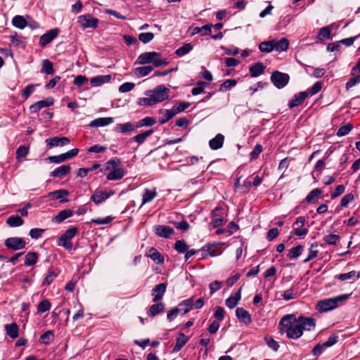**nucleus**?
<instances>
[{
  "mask_svg": "<svg viewBox=\"0 0 360 360\" xmlns=\"http://www.w3.org/2000/svg\"><path fill=\"white\" fill-rule=\"evenodd\" d=\"M279 326L288 338L297 339L302 335L304 330L311 331L315 328L316 319L304 316L297 318L294 314H288L281 318Z\"/></svg>",
  "mask_w": 360,
  "mask_h": 360,
  "instance_id": "1",
  "label": "nucleus"
},
{
  "mask_svg": "<svg viewBox=\"0 0 360 360\" xmlns=\"http://www.w3.org/2000/svg\"><path fill=\"white\" fill-rule=\"evenodd\" d=\"M169 92V89L164 85H158L153 90L147 91L146 95L148 97L140 98L139 103L146 106L153 105L167 99Z\"/></svg>",
  "mask_w": 360,
  "mask_h": 360,
  "instance_id": "2",
  "label": "nucleus"
},
{
  "mask_svg": "<svg viewBox=\"0 0 360 360\" xmlns=\"http://www.w3.org/2000/svg\"><path fill=\"white\" fill-rule=\"evenodd\" d=\"M153 63L154 67L159 68L166 66L169 62L166 59L161 58V53L155 51L145 52L139 56L135 63L145 65Z\"/></svg>",
  "mask_w": 360,
  "mask_h": 360,
  "instance_id": "3",
  "label": "nucleus"
},
{
  "mask_svg": "<svg viewBox=\"0 0 360 360\" xmlns=\"http://www.w3.org/2000/svg\"><path fill=\"white\" fill-rule=\"evenodd\" d=\"M349 295H341L335 297L325 299L317 302L316 309L322 312H326L338 307L340 302H343L349 298Z\"/></svg>",
  "mask_w": 360,
  "mask_h": 360,
  "instance_id": "4",
  "label": "nucleus"
},
{
  "mask_svg": "<svg viewBox=\"0 0 360 360\" xmlns=\"http://www.w3.org/2000/svg\"><path fill=\"white\" fill-rule=\"evenodd\" d=\"M222 246L223 244L221 243L207 244L204 245L201 248L202 257L205 258L207 255L216 257L221 255L223 252Z\"/></svg>",
  "mask_w": 360,
  "mask_h": 360,
  "instance_id": "5",
  "label": "nucleus"
},
{
  "mask_svg": "<svg viewBox=\"0 0 360 360\" xmlns=\"http://www.w3.org/2000/svg\"><path fill=\"white\" fill-rule=\"evenodd\" d=\"M289 79L290 77L288 74L279 71H274L271 76L272 83L278 89L285 87L288 84Z\"/></svg>",
  "mask_w": 360,
  "mask_h": 360,
  "instance_id": "6",
  "label": "nucleus"
},
{
  "mask_svg": "<svg viewBox=\"0 0 360 360\" xmlns=\"http://www.w3.org/2000/svg\"><path fill=\"white\" fill-rule=\"evenodd\" d=\"M5 246L13 250H19L25 248L26 242L22 238L11 237L5 240Z\"/></svg>",
  "mask_w": 360,
  "mask_h": 360,
  "instance_id": "7",
  "label": "nucleus"
},
{
  "mask_svg": "<svg viewBox=\"0 0 360 360\" xmlns=\"http://www.w3.org/2000/svg\"><path fill=\"white\" fill-rule=\"evenodd\" d=\"M78 22L84 29L89 27L96 28L98 25V19L93 17L90 14L83 15L78 18Z\"/></svg>",
  "mask_w": 360,
  "mask_h": 360,
  "instance_id": "8",
  "label": "nucleus"
},
{
  "mask_svg": "<svg viewBox=\"0 0 360 360\" xmlns=\"http://www.w3.org/2000/svg\"><path fill=\"white\" fill-rule=\"evenodd\" d=\"M306 222L304 217L300 216L298 217L293 224V233L295 236H304L308 233V229L304 228V225Z\"/></svg>",
  "mask_w": 360,
  "mask_h": 360,
  "instance_id": "9",
  "label": "nucleus"
},
{
  "mask_svg": "<svg viewBox=\"0 0 360 360\" xmlns=\"http://www.w3.org/2000/svg\"><path fill=\"white\" fill-rule=\"evenodd\" d=\"M154 233L159 237L169 238L174 233V231L169 226L156 225L154 226Z\"/></svg>",
  "mask_w": 360,
  "mask_h": 360,
  "instance_id": "10",
  "label": "nucleus"
},
{
  "mask_svg": "<svg viewBox=\"0 0 360 360\" xmlns=\"http://www.w3.org/2000/svg\"><path fill=\"white\" fill-rule=\"evenodd\" d=\"M167 286V283H162L156 285L153 288L151 295L153 296V301L154 302H158L162 299V297L166 292Z\"/></svg>",
  "mask_w": 360,
  "mask_h": 360,
  "instance_id": "11",
  "label": "nucleus"
},
{
  "mask_svg": "<svg viewBox=\"0 0 360 360\" xmlns=\"http://www.w3.org/2000/svg\"><path fill=\"white\" fill-rule=\"evenodd\" d=\"M334 27L333 24L330 25L323 27L319 30L318 34L316 37V40L317 43H321L325 39H332V29Z\"/></svg>",
  "mask_w": 360,
  "mask_h": 360,
  "instance_id": "12",
  "label": "nucleus"
},
{
  "mask_svg": "<svg viewBox=\"0 0 360 360\" xmlns=\"http://www.w3.org/2000/svg\"><path fill=\"white\" fill-rule=\"evenodd\" d=\"M54 103V99L52 97H48L44 100L37 101L30 107V112L35 113L39 111L41 109L52 105Z\"/></svg>",
  "mask_w": 360,
  "mask_h": 360,
  "instance_id": "13",
  "label": "nucleus"
},
{
  "mask_svg": "<svg viewBox=\"0 0 360 360\" xmlns=\"http://www.w3.org/2000/svg\"><path fill=\"white\" fill-rule=\"evenodd\" d=\"M114 194L113 191H110L109 192L103 191L101 190H96L94 193L91 195V199L96 204H101L111 195Z\"/></svg>",
  "mask_w": 360,
  "mask_h": 360,
  "instance_id": "14",
  "label": "nucleus"
},
{
  "mask_svg": "<svg viewBox=\"0 0 360 360\" xmlns=\"http://www.w3.org/2000/svg\"><path fill=\"white\" fill-rule=\"evenodd\" d=\"M70 142L69 138L66 136L59 137L54 136L52 138H49L46 139L45 143L50 147H57V146H63L69 144Z\"/></svg>",
  "mask_w": 360,
  "mask_h": 360,
  "instance_id": "15",
  "label": "nucleus"
},
{
  "mask_svg": "<svg viewBox=\"0 0 360 360\" xmlns=\"http://www.w3.org/2000/svg\"><path fill=\"white\" fill-rule=\"evenodd\" d=\"M58 29H52L41 35L39 41L40 46L44 47L48 45L58 36Z\"/></svg>",
  "mask_w": 360,
  "mask_h": 360,
  "instance_id": "16",
  "label": "nucleus"
},
{
  "mask_svg": "<svg viewBox=\"0 0 360 360\" xmlns=\"http://www.w3.org/2000/svg\"><path fill=\"white\" fill-rule=\"evenodd\" d=\"M308 93L307 91H302L297 94L294 95L293 98L289 101L288 107L292 108L300 105L307 98Z\"/></svg>",
  "mask_w": 360,
  "mask_h": 360,
  "instance_id": "17",
  "label": "nucleus"
},
{
  "mask_svg": "<svg viewBox=\"0 0 360 360\" xmlns=\"http://www.w3.org/2000/svg\"><path fill=\"white\" fill-rule=\"evenodd\" d=\"M236 316L240 321L246 325L252 322L251 316L250 313L242 307L237 308L236 310Z\"/></svg>",
  "mask_w": 360,
  "mask_h": 360,
  "instance_id": "18",
  "label": "nucleus"
},
{
  "mask_svg": "<svg viewBox=\"0 0 360 360\" xmlns=\"http://www.w3.org/2000/svg\"><path fill=\"white\" fill-rule=\"evenodd\" d=\"M126 174L127 172L120 166L112 171H110L107 174L106 179L108 181H117L122 179Z\"/></svg>",
  "mask_w": 360,
  "mask_h": 360,
  "instance_id": "19",
  "label": "nucleus"
},
{
  "mask_svg": "<svg viewBox=\"0 0 360 360\" xmlns=\"http://www.w3.org/2000/svg\"><path fill=\"white\" fill-rule=\"evenodd\" d=\"M241 290L242 288L240 287L233 295L226 300L225 304L228 308L233 309L238 304L241 298Z\"/></svg>",
  "mask_w": 360,
  "mask_h": 360,
  "instance_id": "20",
  "label": "nucleus"
},
{
  "mask_svg": "<svg viewBox=\"0 0 360 360\" xmlns=\"http://www.w3.org/2000/svg\"><path fill=\"white\" fill-rule=\"evenodd\" d=\"M113 122L112 117H99L91 121L89 125L91 127H101L109 125Z\"/></svg>",
  "mask_w": 360,
  "mask_h": 360,
  "instance_id": "21",
  "label": "nucleus"
},
{
  "mask_svg": "<svg viewBox=\"0 0 360 360\" xmlns=\"http://www.w3.org/2000/svg\"><path fill=\"white\" fill-rule=\"evenodd\" d=\"M221 210V209L220 207H216L212 212V221L210 222V225L213 228L220 226L224 222V218L218 214Z\"/></svg>",
  "mask_w": 360,
  "mask_h": 360,
  "instance_id": "22",
  "label": "nucleus"
},
{
  "mask_svg": "<svg viewBox=\"0 0 360 360\" xmlns=\"http://www.w3.org/2000/svg\"><path fill=\"white\" fill-rule=\"evenodd\" d=\"M147 257H150L155 263L158 264H162L165 261L163 255H162L155 248H149Z\"/></svg>",
  "mask_w": 360,
  "mask_h": 360,
  "instance_id": "23",
  "label": "nucleus"
},
{
  "mask_svg": "<svg viewBox=\"0 0 360 360\" xmlns=\"http://www.w3.org/2000/svg\"><path fill=\"white\" fill-rule=\"evenodd\" d=\"M193 297L181 302L176 307L178 311H182L184 314L191 311L193 307Z\"/></svg>",
  "mask_w": 360,
  "mask_h": 360,
  "instance_id": "24",
  "label": "nucleus"
},
{
  "mask_svg": "<svg viewBox=\"0 0 360 360\" xmlns=\"http://www.w3.org/2000/svg\"><path fill=\"white\" fill-rule=\"evenodd\" d=\"M71 170V167L70 165H62L57 168H56L53 172H51L50 176L52 177H59L61 178L64 176H66L70 173Z\"/></svg>",
  "mask_w": 360,
  "mask_h": 360,
  "instance_id": "25",
  "label": "nucleus"
},
{
  "mask_svg": "<svg viewBox=\"0 0 360 360\" xmlns=\"http://www.w3.org/2000/svg\"><path fill=\"white\" fill-rule=\"evenodd\" d=\"M265 66L263 65L262 63L258 62L253 65H252L250 68V75L252 77H257L264 72Z\"/></svg>",
  "mask_w": 360,
  "mask_h": 360,
  "instance_id": "26",
  "label": "nucleus"
},
{
  "mask_svg": "<svg viewBox=\"0 0 360 360\" xmlns=\"http://www.w3.org/2000/svg\"><path fill=\"white\" fill-rule=\"evenodd\" d=\"M224 136L221 134H218L216 136L212 139L209 142V146L212 150H218L223 146Z\"/></svg>",
  "mask_w": 360,
  "mask_h": 360,
  "instance_id": "27",
  "label": "nucleus"
},
{
  "mask_svg": "<svg viewBox=\"0 0 360 360\" xmlns=\"http://www.w3.org/2000/svg\"><path fill=\"white\" fill-rule=\"evenodd\" d=\"M121 165V161L119 158H113L108 161H107L104 165L103 167L101 169V172H105L107 171H112L113 169H116L117 167H120Z\"/></svg>",
  "mask_w": 360,
  "mask_h": 360,
  "instance_id": "28",
  "label": "nucleus"
},
{
  "mask_svg": "<svg viewBox=\"0 0 360 360\" xmlns=\"http://www.w3.org/2000/svg\"><path fill=\"white\" fill-rule=\"evenodd\" d=\"M5 330L8 337L15 339L19 335V328L15 323L5 325Z\"/></svg>",
  "mask_w": 360,
  "mask_h": 360,
  "instance_id": "29",
  "label": "nucleus"
},
{
  "mask_svg": "<svg viewBox=\"0 0 360 360\" xmlns=\"http://www.w3.org/2000/svg\"><path fill=\"white\" fill-rule=\"evenodd\" d=\"M165 309V305L162 302H158L151 305L148 311L147 315L150 317H154L155 316L162 313Z\"/></svg>",
  "mask_w": 360,
  "mask_h": 360,
  "instance_id": "30",
  "label": "nucleus"
},
{
  "mask_svg": "<svg viewBox=\"0 0 360 360\" xmlns=\"http://www.w3.org/2000/svg\"><path fill=\"white\" fill-rule=\"evenodd\" d=\"M68 193L69 192L67 190L60 189L49 193V196L59 200L60 202H67L69 200L65 198V196L68 195Z\"/></svg>",
  "mask_w": 360,
  "mask_h": 360,
  "instance_id": "31",
  "label": "nucleus"
},
{
  "mask_svg": "<svg viewBox=\"0 0 360 360\" xmlns=\"http://www.w3.org/2000/svg\"><path fill=\"white\" fill-rule=\"evenodd\" d=\"M12 25L15 27L22 30L28 25V22L24 16L17 15L13 18Z\"/></svg>",
  "mask_w": 360,
  "mask_h": 360,
  "instance_id": "32",
  "label": "nucleus"
},
{
  "mask_svg": "<svg viewBox=\"0 0 360 360\" xmlns=\"http://www.w3.org/2000/svg\"><path fill=\"white\" fill-rule=\"evenodd\" d=\"M274 41V50L277 51H285L288 49L289 41L285 38H282L278 41L273 40Z\"/></svg>",
  "mask_w": 360,
  "mask_h": 360,
  "instance_id": "33",
  "label": "nucleus"
},
{
  "mask_svg": "<svg viewBox=\"0 0 360 360\" xmlns=\"http://www.w3.org/2000/svg\"><path fill=\"white\" fill-rule=\"evenodd\" d=\"M188 341V338L183 333L179 334L178 338L176 340L175 346L174 347L173 352H178Z\"/></svg>",
  "mask_w": 360,
  "mask_h": 360,
  "instance_id": "34",
  "label": "nucleus"
},
{
  "mask_svg": "<svg viewBox=\"0 0 360 360\" xmlns=\"http://www.w3.org/2000/svg\"><path fill=\"white\" fill-rule=\"evenodd\" d=\"M159 114L162 115V117L159 119V122L163 124L174 117L176 115L173 110H160Z\"/></svg>",
  "mask_w": 360,
  "mask_h": 360,
  "instance_id": "35",
  "label": "nucleus"
},
{
  "mask_svg": "<svg viewBox=\"0 0 360 360\" xmlns=\"http://www.w3.org/2000/svg\"><path fill=\"white\" fill-rule=\"evenodd\" d=\"M111 79V76L110 75H99L94 77H92L90 80L91 83L95 86H101L104 83L110 82Z\"/></svg>",
  "mask_w": 360,
  "mask_h": 360,
  "instance_id": "36",
  "label": "nucleus"
},
{
  "mask_svg": "<svg viewBox=\"0 0 360 360\" xmlns=\"http://www.w3.org/2000/svg\"><path fill=\"white\" fill-rule=\"evenodd\" d=\"M212 32V25L210 24L205 25L199 27H195L193 28L192 35L200 33L202 36L210 35Z\"/></svg>",
  "mask_w": 360,
  "mask_h": 360,
  "instance_id": "37",
  "label": "nucleus"
},
{
  "mask_svg": "<svg viewBox=\"0 0 360 360\" xmlns=\"http://www.w3.org/2000/svg\"><path fill=\"white\" fill-rule=\"evenodd\" d=\"M6 224L11 227H18L24 224V220L18 215H12L6 219Z\"/></svg>",
  "mask_w": 360,
  "mask_h": 360,
  "instance_id": "38",
  "label": "nucleus"
},
{
  "mask_svg": "<svg viewBox=\"0 0 360 360\" xmlns=\"http://www.w3.org/2000/svg\"><path fill=\"white\" fill-rule=\"evenodd\" d=\"M154 131L153 129H149L146 131H143L141 134H139L138 135L134 136L132 138V140L136 143H138L139 145L144 143L146 139L152 135L153 134Z\"/></svg>",
  "mask_w": 360,
  "mask_h": 360,
  "instance_id": "39",
  "label": "nucleus"
},
{
  "mask_svg": "<svg viewBox=\"0 0 360 360\" xmlns=\"http://www.w3.org/2000/svg\"><path fill=\"white\" fill-rule=\"evenodd\" d=\"M73 215V211L70 209H66L60 211L56 217L55 221L57 223H61L66 219Z\"/></svg>",
  "mask_w": 360,
  "mask_h": 360,
  "instance_id": "40",
  "label": "nucleus"
},
{
  "mask_svg": "<svg viewBox=\"0 0 360 360\" xmlns=\"http://www.w3.org/2000/svg\"><path fill=\"white\" fill-rule=\"evenodd\" d=\"M157 196L155 189L153 191L145 189L142 198V205L151 202Z\"/></svg>",
  "mask_w": 360,
  "mask_h": 360,
  "instance_id": "41",
  "label": "nucleus"
},
{
  "mask_svg": "<svg viewBox=\"0 0 360 360\" xmlns=\"http://www.w3.org/2000/svg\"><path fill=\"white\" fill-rule=\"evenodd\" d=\"M38 254L35 252H29L25 257V265L32 266L37 262Z\"/></svg>",
  "mask_w": 360,
  "mask_h": 360,
  "instance_id": "42",
  "label": "nucleus"
},
{
  "mask_svg": "<svg viewBox=\"0 0 360 360\" xmlns=\"http://www.w3.org/2000/svg\"><path fill=\"white\" fill-rule=\"evenodd\" d=\"M153 70V68L150 65L141 66L136 68L134 70L135 75L139 77H144L150 73Z\"/></svg>",
  "mask_w": 360,
  "mask_h": 360,
  "instance_id": "43",
  "label": "nucleus"
},
{
  "mask_svg": "<svg viewBox=\"0 0 360 360\" xmlns=\"http://www.w3.org/2000/svg\"><path fill=\"white\" fill-rule=\"evenodd\" d=\"M304 247L301 245H298L296 247L291 248L288 254V257L290 259H295L297 258L302 252Z\"/></svg>",
  "mask_w": 360,
  "mask_h": 360,
  "instance_id": "44",
  "label": "nucleus"
},
{
  "mask_svg": "<svg viewBox=\"0 0 360 360\" xmlns=\"http://www.w3.org/2000/svg\"><path fill=\"white\" fill-rule=\"evenodd\" d=\"M259 49L263 53H270L274 50L273 40L264 41L259 44Z\"/></svg>",
  "mask_w": 360,
  "mask_h": 360,
  "instance_id": "45",
  "label": "nucleus"
},
{
  "mask_svg": "<svg viewBox=\"0 0 360 360\" xmlns=\"http://www.w3.org/2000/svg\"><path fill=\"white\" fill-rule=\"evenodd\" d=\"M135 129L134 125L131 122L117 124L115 130L118 132L125 133L133 131Z\"/></svg>",
  "mask_w": 360,
  "mask_h": 360,
  "instance_id": "46",
  "label": "nucleus"
},
{
  "mask_svg": "<svg viewBox=\"0 0 360 360\" xmlns=\"http://www.w3.org/2000/svg\"><path fill=\"white\" fill-rule=\"evenodd\" d=\"M193 46L191 44H184L182 46L176 50L175 53L178 56L181 57L188 53L193 49Z\"/></svg>",
  "mask_w": 360,
  "mask_h": 360,
  "instance_id": "47",
  "label": "nucleus"
},
{
  "mask_svg": "<svg viewBox=\"0 0 360 360\" xmlns=\"http://www.w3.org/2000/svg\"><path fill=\"white\" fill-rule=\"evenodd\" d=\"M174 248L181 254L185 253L188 249V245L184 240H178L175 242Z\"/></svg>",
  "mask_w": 360,
  "mask_h": 360,
  "instance_id": "48",
  "label": "nucleus"
},
{
  "mask_svg": "<svg viewBox=\"0 0 360 360\" xmlns=\"http://www.w3.org/2000/svg\"><path fill=\"white\" fill-rule=\"evenodd\" d=\"M42 70L41 72L46 75H53L54 72L53 63L48 59H45L42 61Z\"/></svg>",
  "mask_w": 360,
  "mask_h": 360,
  "instance_id": "49",
  "label": "nucleus"
},
{
  "mask_svg": "<svg viewBox=\"0 0 360 360\" xmlns=\"http://www.w3.org/2000/svg\"><path fill=\"white\" fill-rule=\"evenodd\" d=\"M237 82L236 80L229 79L225 80L219 86V91H226L231 88L234 87L236 85Z\"/></svg>",
  "mask_w": 360,
  "mask_h": 360,
  "instance_id": "50",
  "label": "nucleus"
},
{
  "mask_svg": "<svg viewBox=\"0 0 360 360\" xmlns=\"http://www.w3.org/2000/svg\"><path fill=\"white\" fill-rule=\"evenodd\" d=\"M29 153V147L21 145L16 150V159L20 161L22 158H25Z\"/></svg>",
  "mask_w": 360,
  "mask_h": 360,
  "instance_id": "51",
  "label": "nucleus"
},
{
  "mask_svg": "<svg viewBox=\"0 0 360 360\" xmlns=\"http://www.w3.org/2000/svg\"><path fill=\"white\" fill-rule=\"evenodd\" d=\"M322 194V191L320 188H314L312 191H311L308 195H307L305 200L308 203L312 202V201L318 198Z\"/></svg>",
  "mask_w": 360,
  "mask_h": 360,
  "instance_id": "52",
  "label": "nucleus"
},
{
  "mask_svg": "<svg viewBox=\"0 0 360 360\" xmlns=\"http://www.w3.org/2000/svg\"><path fill=\"white\" fill-rule=\"evenodd\" d=\"M353 129V125L351 123H347L339 128L336 134L338 136H344L347 135Z\"/></svg>",
  "mask_w": 360,
  "mask_h": 360,
  "instance_id": "53",
  "label": "nucleus"
},
{
  "mask_svg": "<svg viewBox=\"0 0 360 360\" xmlns=\"http://www.w3.org/2000/svg\"><path fill=\"white\" fill-rule=\"evenodd\" d=\"M51 308V302L46 300L44 299L41 300L37 307V312L38 313H44L46 311H48Z\"/></svg>",
  "mask_w": 360,
  "mask_h": 360,
  "instance_id": "54",
  "label": "nucleus"
},
{
  "mask_svg": "<svg viewBox=\"0 0 360 360\" xmlns=\"http://www.w3.org/2000/svg\"><path fill=\"white\" fill-rule=\"evenodd\" d=\"M356 276V278H359L360 277V274H356V272L355 271H351L346 274H341L338 276H336V278L340 281H346L353 278L354 276Z\"/></svg>",
  "mask_w": 360,
  "mask_h": 360,
  "instance_id": "55",
  "label": "nucleus"
},
{
  "mask_svg": "<svg viewBox=\"0 0 360 360\" xmlns=\"http://www.w3.org/2000/svg\"><path fill=\"white\" fill-rule=\"evenodd\" d=\"M323 240L328 245H336L340 240V236L336 234H329L323 238Z\"/></svg>",
  "mask_w": 360,
  "mask_h": 360,
  "instance_id": "56",
  "label": "nucleus"
},
{
  "mask_svg": "<svg viewBox=\"0 0 360 360\" xmlns=\"http://www.w3.org/2000/svg\"><path fill=\"white\" fill-rule=\"evenodd\" d=\"M57 274L53 270H49L47 275L43 280L42 285H50L55 278H56Z\"/></svg>",
  "mask_w": 360,
  "mask_h": 360,
  "instance_id": "57",
  "label": "nucleus"
},
{
  "mask_svg": "<svg viewBox=\"0 0 360 360\" xmlns=\"http://www.w3.org/2000/svg\"><path fill=\"white\" fill-rule=\"evenodd\" d=\"M190 106V103L188 102H181L178 104L174 105L172 107V110L174 112H175V115L181 112L184 111L186 109H187Z\"/></svg>",
  "mask_w": 360,
  "mask_h": 360,
  "instance_id": "58",
  "label": "nucleus"
},
{
  "mask_svg": "<svg viewBox=\"0 0 360 360\" xmlns=\"http://www.w3.org/2000/svg\"><path fill=\"white\" fill-rule=\"evenodd\" d=\"M58 245L62 246L68 250H71L73 246L72 241L64 237L63 235L58 240Z\"/></svg>",
  "mask_w": 360,
  "mask_h": 360,
  "instance_id": "59",
  "label": "nucleus"
},
{
  "mask_svg": "<svg viewBox=\"0 0 360 360\" xmlns=\"http://www.w3.org/2000/svg\"><path fill=\"white\" fill-rule=\"evenodd\" d=\"M53 332L52 330H48L40 336V340L44 344L49 345L53 339Z\"/></svg>",
  "mask_w": 360,
  "mask_h": 360,
  "instance_id": "60",
  "label": "nucleus"
},
{
  "mask_svg": "<svg viewBox=\"0 0 360 360\" xmlns=\"http://www.w3.org/2000/svg\"><path fill=\"white\" fill-rule=\"evenodd\" d=\"M263 147L261 144L257 143L250 153V160H255L258 158L259 154L262 152Z\"/></svg>",
  "mask_w": 360,
  "mask_h": 360,
  "instance_id": "61",
  "label": "nucleus"
},
{
  "mask_svg": "<svg viewBox=\"0 0 360 360\" xmlns=\"http://www.w3.org/2000/svg\"><path fill=\"white\" fill-rule=\"evenodd\" d=\"M154 34L152 32H142L139 34V39L143 44H147L152 41Z\"/></svg>",
  "mask_w": 360,
  "mask_h": 360,
  "instance_id": "62",
  "label": "nucleus"
},
{
  "mask_svg": "<svg viewBox=\"0 0 360 360\" xmlns=\"http://www.w3.org/2000/svg\"><path fill=\"white\" fill-rule=\"evenodd\" d=\"M35 84H29L27 85L21 93V96L25 99H27L30 95L35 90Z\"/></svg>",
  "mask_w": 360,
  "mask_h": 360,
  "instance_id": "63",
  "label": "nucleus"
},
{
  "mask_svg": "<svg viewBox=\"0 0 360 360\" xmlns=\"http://www.w3.org/2000/svg\"><path fill=\"white\" fill-rule=\"evenodd\" d=\"M79 232V229L76 226H72L69 228L65 232L63 236L65 237L66 238L69 239L70 240H72Z\"/></svg>",
  "mask_w": 360,
  "mask_h": 360,
  "instance_id": "64",
  "label": "nucleus"
}]
</instances>
